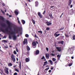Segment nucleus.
Instances as JSON below:
<instances>
[{
  "mask_svg": "<svg viewBox=\"0 0 75 75\" xmlns=\"http://www.w3.org/2000/svg\"><path fill=\"white\" fill-rule=\"evenodd\" d=\"M19 25L20 26L19 27V33L20 34H22L23 32V28L22 27V25L21 24V23L19 22Z\"/></svg>",
  "mask_w": 75,
  "mask_h": 75,
  "instance_id": "f257e3e1",
  "label": "nucleus"
},
{
  "mask_svg": "<svg viewBox=\"0 0 75 75\" xmlns=\"http://www.w3.org/2000/svg\"><path fill=\"white\" fill-rule=\"evenodd\" d=\"M15 32L14 31H12V32H11V33H10V34L13 35L12 37L13 40H16L17 39V36L15 35Z\"/></svg>",
  "mask_w": 75,
  "mask_h": 75,
  "instance_id": "f03ea898",
  "label": "nucleus"
},
{
  "mask_svg": "<svg viewBox=\"0 0 75 75\" xmlns=\"http://www.w3.org/2000/svg\"><path fill=\"white\" fill-rule=\"evenodd\" d=\"M11 59L13 61V62H16V58H15V56L13 54H11Z\"/></svg>",
  "mask_w": 75,
  "mask_h": 75,
  "instance_id": "7ed1b4c3",
  "label": "nucleus"
},
{
  "mask_svg": "<svg viewBox=\"0 0 75 75\" xmlns=\"http://www.w3.org/2000/svg\"><path fill=\"white\" fill-rule=\"evenodd\" d=\"M6 23L8 25V28L10 29L11 31V25L10 22L8 21H6Z\"/></svg>",
  "mask_w": 75,
  "mask_h": 75,
  "instance_id": "20e7f679",
  "label": "nucleus"
},
{
  "mask_svg": "<svg viewBox=\"0 0 75 75\" xmlns=\"http://www.w3.org/2000/svg\"><path fill=\"white\" fill-rule=\"evenodd\" d=\"M68 51L71 54H73V47H71V48L69 49Z\"/></svg>",
  "mask_w": 75,
  "mask_h": 75,
  "instance_id": "39448f33",
  "label": "nucleus"
},
{
  "mask_svg": "<svg viewBox=\"0 0 75 75\" xmlns=\"http://www.w3.org/2000/svg\"><path fill=\"white\" fill-rule=\"evenodd\" d=\"M32 45H33V48H36L37 47L36 45H37V44H36V42H32Z\"/></svg>",
  "mask_w": 75,
  "mask_h": 75,
  "instance_id": "423d86ee",
  "label": "nucleus"
},
{
  "mask_svg": "<svg viewBox=\"0 0 75 75\" xmlns=\"http://www.w3.org/2000/svg\"><path fill=\"white\" fill-rule=\"evenodd\" d=\"M5 69H4V71L5 72L6 74H8V68L6 67H5Z\"/></svg>",
  "mask_w": 75,
  "mask_h": 75,
  "instance_id": "0eeeda50",
  "label": "nucleus"
},
{
  "mask_svg": "<svg viewBox=\"0 0 75 75\" xmlns=\"http://www.w3.org/2000/svg\"><path fill=\"white\" fill-rule=\"evenodd\" d=\"M45 58L47 59H49V58H50V54L49 53L45 54Z\"/></svg>",
  "mask_w": 75,
  "mask_h": 75,
  "instance_id": "6e6552de",
  "label": "nucleus"
},
{
  "mask_svg": "<svg viewBox=\"0 0 75 75\" xmlns=\"http://www.w3.org/2000/svg\"><path fill=\"white\" fill-rule=\"evenodd\" d=\"M23 43L24 45L27 44V39H24Z\"/></svg>",
  "mask_w": 75,
  "mask_h": 75,
  "instance_id": "1a4fd4ad",
  "label": "nucleus"
},
{
  "mask_svg": "<svg viewBox=\"0 0 75 75\" xmlns=\"http://www.w3.org/2000/svg\"><path fill=\"white\" fill-rule=\"evenodd\" d=\"M56 49L59 52H61V47H57Z\"/></svg>",
  "mask_w": 75,
  "mask_h": 75,
  "instance_id": "9d476101",
  "label": "nucleus"
},
{
  "mask_svg": "<svg viewBox=\"0 0 75 75\" xmlns=\"http://www.w3.org/2000/svg\"><path fill=\"white\" fill-rule=\"evenodd\" d=\"M18 11L17 10H16L15 11V14L17 16L18 14Z\"/></svg>",
  "mask_w": 75,
  "mask_h": 75,
  "instance_id": "9b49d317",
  "label": "nucleus"
},
{
  "mask_svg": "<svg viewBox=\"0 0 75 75\" xmlns=\"http://www.w3.org/2000/svg\"><path fill=\"white\" fill-rule=\"evenodd\" d=\"M38 16H39L40 17V18H42V15L41 14V13L39 12L38 13Z\"/></svg>",
  "mask_w": 75,
  "mask_h": 75,
  "instance_id": "f8f14e48",
  "label": "nucleus"
},
{
  "mask_svg": "<svg viewBox=\"0 0 75 75\" xmlns=\"http://www.w3.org/2000/svg\"><path fill=\"white\" fill-rule=\"evenodd\" d=\"M64 42L63 41H60L58 43L59 44H62V45H63L64 44Z\"/></svg>",
  "mask_w": 75,
  "mask_h": 75,
  "instance_id": "ddd939ff",
  "label": "nucleus"
},
{
  "mask_svg": "<svg viewBox=\"0 0 75 75\" xmlns=\"http://www.w3.org/2000/svg\"><path fill=\"white\" fill-rule=\"evenodd\" d=\"M46 23L47 24V25H51V24H52L51 23L48 22H46Z\"/></svg>",
  "mask_w": 75,
  "mask_h": 75,
  "instance_id": "4468645a",
  "label": "nucleus"
},
{
  "mask_svg": "<svg viewBox=\"0 0 75 75\" xmlns=\"http://www.w3.org/2000/svg\"><path fill=\"white\" fill-rule=\"evenodd\" d=\"M21 21L23 24H25V21L24 20H21Z\"/></svg>",
  "mask_w": 75,
  "mask_h": 75,
  "instance_id": "2eb2a0df",
  "label": "nucleus"
},
{
  "mask_svg": "<svg viewBox=\"0 0 75 75\" xmlns=\"http://www.w3.org/2000/svg\"><path fill=\"white\" fill-rule=\"evenodd\" d=\"M40 53V51L38 50H36V52L35 53L36 55H38V54H39Z\"/></svg>",
  "mask_w": 75,
  "mask_h": 75,
  "instance_id": "dca6fc26",
  "label": "nucleus"
},
{
  "mask_svg": "<svg viewBox=\"0 0 75 75\" xmlns=\"http://www.w3.org/2000/svg\"><path fill=\"white\" fill-rule=\"evenodd\" d=\"M26 49L28 51L30 50V48L28 46H27L26 47Z\"/></svg>",
  "mask_w": 75,
  "mask_h": 75,
  "instance_id": "f3484780",
  "label": "nucleus"
},
{
  "mask_svg": "<svg viewBox=\"0 0 75 75\" xmlns=\"http://www.w3.org/2000/svg\"><path fill=\"white\" fill-rule=\"evenodd\" d=\"M25 61L26 62H29L30 61V60L28 58H26L25 59Z\"/></svg>",
  "mask_w": 75,
  "mask_h": 75,
  "instance_id": "a211bd4d",
  "label": "nucleus"
},
{
  "mask_svg": "<svg viewBox=\"0 0 75 75\" xmlns=\"http://www.w3.org/2000/svg\"><path fill=\"white\" fill-rule=\"evenodd\" d=\"M49 62H50V64L51 65H52L53 64V62H52V60H49Z\"/></svg>",
  "mask_w": 75,
  "mask_h": 75,
  "instance_id": "6ab92c4d",
  "label": "nucleus"
},
{
  "mask_svg": "<svg viewBox=\"0 0 75 75\" xmlns=\"http://www.w3.org/2000/svg\"><path fill=\"white\" fill-rule=\"evenodd\" d=\"M0 19H1L2 21H4V19L1 16H0Z\"/></svg>",
  "mask_w": 75,
  "mask_h": 75,
  "instance_id": "aec40b11",
  "label": "nucleus"
},
{
  "mask_svg": "<svg viewBox=\"0 0 75 75\" xmlns=\"http://www.w3.org/2000/svg\"><path fill=\"white\" fill-rule=\"evenodd\" d=\"M49 16L51 18H54L52 16V14H49Z\"/></svg>",
  "mask_w": 75,
  "mask_h": 75,
  "instance_id": "412c9836",
  "label": "nucleus"
},
{
  "mask_svg": "<svg viewBox=\"0 0 75 75\" xmlns=\"http://www.w3.org/2000/svg\"><path fill=\"white\" fill-rule=\"evenodd\" d=\"M35 6H37L38 5V2L37 1H36L35 2Z\"/></svg>",
  "mask_w": 75,
  "mask_h": 75,
  "instance_id": "4be33fe9",
  "label": "nucleus"
},
{
  "mask_svg": "<svg viewBox=\"0 0 75 75\" xmlns=\"http://www.w3.org/2000/svg\"><path fill=\"white\" fill-rule=\"evenodd\" d=\"M71 4V0H69V2L68 4V6H70Z\"/></svg>",
  "mask_w": 75,
  "mask_h": 75,
  "instance_id": "5701e85b",
  "label": "nucleus"
},
{
  "mask_svg": "<svg viewBox=\"0 0 75 75\" xmlns=\"http://www.w3.org/2000/svg\"><path fill=\"white\" fill-rule=\"evenodd\" d=\"M57 57H58V59L59 60V59H60V57H61V55H59V54L57 56Z\"/></svg>",
  "mask_w": 75,
  "mask_h": 75,
  "instance_id": "b1692460",
  "label": "nucleus"
},
{
  "mask_svg": "<svg viewBox=\"0 0 75 75\" xmlns=\"http://www.w3.org/2000/svg\"><path fill=\"white\" fill-rule=\"evenodd\" d=\"M1 30L3 33H5L6 32V31H5V30H4L3 29V28H1Z\"/></svg>",
  "mask_w": 75,
  "mask_h": 75,
  "instance_id": "393cba45",
  "label": "nucleus"
},
{
  "mask_svg": "<svg viewBox=\"0 0 75 75\" xmlns=\"http://www.w3.org/2000/svg\"><path fill=\"white\" fill-rule=\"evenodd\" d=\"M59 35H60V34H55V35H54L56 36L55 38H56V37H58V36H59Z\"/></svg>",
  "mask_w": 75,
  "mask_h": 75,
  "instance_id": "a878e982",
  "label": "nucleus"
},
{
  "mask_svg": "<svg viewBox=\"0 0 75 75\" xmlns=\"http://www.w3.org/2000/svg\"><path fill=\"white\" fill-rule=\"evenodd\" d=\"M5 31L7 33H9V31H8V28H6L5 29Z\"/></svg>",
  "mask_w": 75,
  "mask_h": 75,
  "instance_id": "bb28decb",
  "label": "nucleus"
},
{
  "mask_svg": "<svg viewBox=\"0 0 75 75\" xmlns=\"http://www.w3.org/2000/svg\"><path fill=\"white\" fill-rule=\"evenodd\" d=\"M32 22L34 24H35V21L33 19H32Z\"/></svg>",
  "mask_w": 75,
  "mask_h": 75,
  "instance_id": "cd10ccee",
  "label": "nucleus"
},
{
  "mask_svg": "<svg viewBox=\"0 0 75 75\" xmlns=\"http://www.w3.org/2000/svg\"><path fill=\"white\" fill-rule=\"evenodd\" d=\"M14 70H15V71H16V72H19V71L18 70V69H17L16 68H15Z\"/></svg>",
  "mask_w": 75,
  "mask_h": 75,
  "instance_id": "c85d7f7f",
  "label": "nucleus"
},
{
  "mask_svg": "<svg viewBox=\"0 0 75 75\" xmlns=\"http://www.w3.org/2000/svg\"><path fill=\"white\" fill-rule=\"evenodd\" d=\"M60 37H61V40H63L64 39V36H61Z\"/></svg>",
  "mask_w": 75,
  "mask_h": 75,
  "instance_id": "c756f323",
  "label": "nucleus"
},
{
  "mask_svg": "<svg viewBox=\"0 0 75 75\" xmlns=\"http://www.w3.org/2000/svg\"><path fill=\"white\" fill-rule=\"evenodd\" d=\"M1 26H2V27H6V24H1Z\"/></svg>",
  "mask_w": 75,
  "mask_h": 75,
  "instance_id": "7c9ffc66",
  "label": "nucleus"
},
{
  "mask_svg": "<svg viewBox=\"0 0 75 75\" xmlns=\"http://www.w3.org/2000/svg\"><path fill=\"white\" fill-rule=\"evenodd\" d=\"M0 71H1L2 73L4 74V75H5V74L3 72V70L2 69H0Z\"/></svg>",
  "mask_w": 75,
  "mask_h": 75,
  "instance_id": "2f4dec72",
  "label": "nucleus"
},
{
  "mask_svg": "<svg viewBox=\"0 0 75 75\" xmlns=\"http://www.w3.org/2000/svg\"><path fill=\"white\" fill-rule=\"evenodd\" d=\"M73 39L74 40H75V35H73Z\"/></svg>",
  "mask_w": 75,
  "mask_h": 75,
  "instance_id": "473e14b6",
  "label": "nucleus"
},
{
  "mask_svg": "<svg viewBox=\"0 0 75 75\" xmlns=\"http://www.w3.org/2000/svg\"><path fill=\"white\" fill-rule=\"evenodd\" d=\"M25 37H29V35L28 34H26L25 35Z\"/></svg>",
  "mask_w": 75,
  "mask_h": 75,
  "instance_id": "72a5a7b5",
  "label": "nucleus"
},
{
  "mask_svg": "<svg viewBox=\"0 0 75 75\" xmlns=\"http://www.w3.org/2000/svg\"><path fill=\"white\" fill-rule=\"evenodd\" d=\"M52 61H54L55 62V61H56V60H57L56 59H55V58H53V59H52Z\"/></svg>",
  "mask_w": 75,
  "mask_h": 75,
  "instance_id": "f704fd0d",
  "label": "nucleus"
},
{
  "mask_svg": "<svg viewBox=\"0 0 75 75\" xmlns=\"http://www.w3.org/2000/svg\"><path fill=\"white\" fill-rule=\"evenodd\" d=\"M64 34L66 37H67V38H68V34H66V33H65Z\"/></svg>",
  "mask_w": 75,
  "mask_h": 75,
  "instance_id": "c9c22d12",
  "label": "nucleus"
},
{
  "mask_svg": "<svg viewBox=\"0 0 75 75\" xmlns=\"http://www.w3.org/2000/svg\"><path fill=\"white\" fill-rule=\"evenodd\" d=\"M1 11L3 14H5V13L1 9Z\"/></svg>",
  "mask_w": 75,
  "mask_h": 75,
  "instance_id": "e433bc0d",
  "label": "nucleus"
},
{
  "mask_svg": "<svg viewBox=\"0 0 75 75\" xmlns=\"http://www.w3.org/2000/svg\"><path fill=\"white\" fill-rule=\"evenodd\" d=\"M72 65V63H69V67H71V66Z\"/></svg>",
  "mask_w": 75,
  "mask_h": 75,
  "instance_id": "4c0bfd02",
  "label": "nucleus"
},
{
  "mask_svg": "<svg viewBox=\"0 0 75 75\" xmlns=\"http://www.w3.org/2000/svg\"><path fill=\"white\" fill-rule=\"evenodd\" d=\"M12 64L11 63H9V64L8 65V66H12Z\"/></svg>",
  "mask_w": 75,
  "mask_h": 75,
  "instance_id": "58836bf2",
  "label": "nucleus"
},
{
  "mask_svg": "<svg viewBox=\"0 0 75 75\" xmlns=\"http://www.w3.org/2000/svg\"><path fill=\"white\" fill-rule=\"evenodd\" d=\"M13 53L14 54H17V52L16 51V50H15L13 51Z\"/></svg>",
  "mask_w": 75,
  "mask_h": 75,
  "instance_id": "ea45409f",
  "label": "nucleus"
},
{
  "mask_svg": "<svg viewBox=\"0 0 75 75\" xmlns=\"http://www.w3.org/2000/svg\"><path fill=\"white\" fill-rule=\"evenodd\" d=\"M38 33H41V34H42V32L41 31H38Z\"/></svg>",
  "mask_w": 75,
  "mask_h": 75,
  "instance_id": "a19ab883",
  "label": "nucleus"
},
{
  "mask_svg": "<svg viewBox=\"0 0 75 75\" xmlns=\"http://www.w3.org/2000/svg\"><path fill=\"white\" fill-rule=\"evenodd\" d=\"M4 47V48H5V49L8 48V46H5Z\"/></svg>",
  "mask_w": 75,
  "mask_h": 75,
  "instance_id": "79ce46f5",
  "label": "nucleus"
},
{
  "mask_svg": "<svg viewBox=\"0 0 75 75\" xmlns=\"http://www.w3.org/2000/svg\"><path fill=\"white\" fill-rule=\"evenodd\" d=\"M55 55L53 53H51L50 54V55H52V56H55Z\"/></svg>",
  "mask_w": 75,
  "mask_h": 75,
  "instance_id": "37998d69",
  "label": "nucleus"
},
{
  "mask_svg": "<svg viewBox=\"0 0 75 75\" xmlns=\"http://www.w3.org/2000/svg\"><path fill=\"white\" fill-rule=\"evenodd\" d=\"M64 29V28H60V29L59 30H63Z\"/></svg>",
  "mask_w": 75,
  "mask_h": 75,
  "instance_id": "c03bdc74",
  "label": "nucleus"
},
{
  "mask_svg": "<svg viewBox=\"0 0 75 75\" xmlns=\"http://www.w3.org/2000/svg\"><path fill=\"white\" fill-rule=\"evenodd\" d=\"M9 39H11V36L10 35H9Z\"/></svg>",
  "mask_w": 75,
  "mask_h": 75,
  "instance_id": "a18cd8bd",
  "label": "nucleus"
},
{
  "mask_svg": "<svg viewBox=\"0 0 75 75\" xmlns=\"http://www.w3.org/2000/svg\"><path fill=\"white\" fill-rule=\"evenodd\" d=\"M45 58V57L44 56H43L41 58L42 59H44Z\"/></svg>",
  "mask_w": 75,
  "mask_h": 75,
  "instance_id": "49530a36",
  "label": "nucleus"
},
{
  "mask_svg": "<svg viewBox=\"0 0 75 75\" xmlns=\"http://www.w3.org/2000/svg\"><path fill=\"white\" fill-rule=\"evenodd\" d=\"M16 52H18V50L17 49V47H16Z\"/></svg>",
  "mask_w": 75,
  "mask_h": 75,
  "instance_id": "de8ad7c7",
  "label": "nucleus"
},
{
  "mask_svg": "<svg viewBox=\"0 0 75 75\" xmlns=\"http://www.w3.org/2000/svg\"><path fill=\"white\" fill-rule=\"evenodd\" d=\"M19 65H20V69H21V62H20V64Z\"/></svg>",
  "mask_w": 75,
  "mask_h": 75,
  "instance_id": "09e8293b",
  "label": "nucleus"
},
{
  "mask_svg": "<svg viewBox=\"0 0 75 75\" xmlns=\"http://www.w3.org/2000/svg\"><path fill=\"white\" fill-rule=\"evenodd\" d=\"M13 75H17V73L15 72L13 74Z\"/></svg>",
  "mask_w": 75,
  "mask_h": 75,
  "instance_id": "8fccbe9b",
  "label": "nucleus"
},
{
  "mask_svg": "<svg viewBox=\"0 0 75 75\" xmlns=\"http://www.w3.org/2000/svg\"><path fill=\"white\" fill-rule=\"evenodd\" d=\"M2 5L3 6H5V4L4 3H2Z\"/></svg>",
  "mask_w": 75,
  "mask_h": 75,
  "instance_id": "3c124183",
  "label": "nucleus"
},
{
  "mask_svg": "<svg viewBox=\"0 0 75 75\" xmlns=\"http://www.w3.org/2000/svg\"><path fill=\"white\" fill-rule=\"evenodd\" d=\"M2 42H7V41H6V40H2Z\"/></svg>",
  "mask_w": 75,
  "mask_h": 75,
  "instance_id": "603ef678",
  "label": "nucleus"
},
{
  "mask_svg": "<svg viewBox=\"0 0 75 75\" xmlns=\"http://www.w3.org/2000/svg\"><path fill=\"white\" fill-rule=\"evenodd\" d=\"M46 30H50V28H47L46 29Z\"/></svg>",
  "mask_w": 75,
  "mask_h": 75,
  "instance_id": "864d4df0",
  "label": "nucleus"
},
{
  "mask_svg": "<svg viewBox=\"0 0 75 75\" xmlns=\"http://www.w3.org/2000/svg\"><path fill=\"white\" fill-rule=\"evenodd\" d=\"M19 18H18V17H17V20L18 21V23H19Z\"/></svg>",
  "mask_w": 75,
  "mask_h": 75,
  "instance_id": "5fc2aeb1",
  "label": "nucleus"
},
{
  "mask_svg": "<svg viewBox=\"0 0 75 75\" xmlns=\"http://www.w3.org/2000/svg\"><path fill=\"white\" fill-rule=\"evenodd\" d=\"M64 14V13H62V15H61V16H60V17L61 18L62 17V15Z\"/></svg>",
  "mask_w": 75,
  "mask_h": 75,
  "instance_id": "6e6d98bb",
  "label": "nucleus"
},
{
  "mask_svg": "<svg viewBox=\"0 0 75 75\" xmlns=\"http://www.w3.org/2000/svg\"><path fill=\"white\" fill-rule=\"evenodd\" d=\"M2 38L3 39V38H6V36H4Z\"/></svg>",
  "mask_w": 75,
  "mask_h": 75,
  "instance_id": "4d7b16f0",
  "label": "nucleus"
},
{
  "mask_svg": "<svg viewBox=\"0 0 75 75\" xmlns=\"http://www.w3.org/2000/svg\"><path fill=\"white\" fill-rule=\"evenodd\" d=\"M45 10L43 13V14H45Z\"/></svg>",
  "mask_w": 75,
  "mask_h": 75,
  "instance_id": "13d9d810",
  "label": "nucleus"
},
{
  "mask_svg": "<svg viewBox=\"0 0 75 75\" xmlns=\"http://www.w3.org/2000/svg\"><path fill=\"white\" fill-rule=\"evenodd\" d=\"M46 50H47V51H48V47L46 48Z\"/></svg>",
  "mask_w": 75,
  "mask_h": 75,
  "instance_id": "bf43d9fd",
  "label": "nucleus"
},
{
  "mask_svg": "<svg viewBox=\"0 0 75 75\" xmlns=\"http://www.w3.org/2000/svg\"><path fill=\"white\" fill-rule=\"evenodd\" d=\"M49 68H47V69H46L45 70H48L49 69Z\"/></svg>",
  "mask_w": 75,
  "mask_h": 75,
  "instance_id": "052dcab7",
  "label": "nucleus"
},
{
  "mask_svg": "<svg viewBox=\"0 0 75 75\" xmlns=\"http://www.w3.org/2000/svg\"><path fill=\"white\" fill-rule=\"evenodd\" d=\"M47 64V61H46L44 62V64Z\"/></svg>",
  "mask_w": 75,
  "mask_h": 75,
  "instance_id": "680f3d73",
  "label": "nucleus"
},
{
  "mask_svg": "<svg viewBox=\"0 0 75 75\" xmlns=\"http://www.w3.org/2000/svg\"><path fill=\"white\" fill-rule=\"evenodd\" d=\"M72 5H71L70 6V8H72Z\"/></svg>",
  "mask_w": 75,
  "mask_h": 75,
  "instance_id": "e2e57ef3",
  "label": "nucleus"
},
{
  "mask_svg": "<svg viewBox=\"0 0 75 75\" xmlns=\"http://www.w3.org/2000/svg\"><path fill=\"white\" fill-rule=\"evenodd\" d=\"M35 37H36V38H37V36L36 35H35Z\"/></svg>",
  "mask_w": 75,
  "mask_h": 75,
  "instance_id": "0e129e2a",
  "label": "nucleus"
},
{
  "mask_svg": "<svg viewBox=\"0 0 75 75\" xmlns=\"http://www.w3.org/2000/svg\"><path fill=\"white\" fill-rule=\"evenodd\" d=\"M9 17H12V16H11V15H9Z\"/></svg>",
  "mask_w": 75,
  "mask_h": 75,
  "instance_id": "69168bd1",
  "label": "nucleus"
},
{
  "mask_svg": "<svg viewBox=\"0 0 75 75\" xmlns=\"http://www.w3.org/2000/svg\"><path fill=\"white\" fill-rule=\"evenodd\" d=\"M44 61H46V59L45 58H44Z\"/></svg>",
  "mask_w": 75,
  "mask_h": 75,
  "instance_id": "338daca9",
  "label": "nucleus"
},
{
  "mask_svg": "<svg viewBox=\"0 0 75 75\" xmlns=\"http://www.w3.org/2000/svg\"><path fill=\"white\" fill-rule=\"evenodd\" d=\"M71 59H73L74 58V57H71Z\"/></svg>",
  "mask_w": 75,
  "mask_h": 75,
  "instance_id": "774afa93",
  "label": "nucleus"
}]
</instances>
